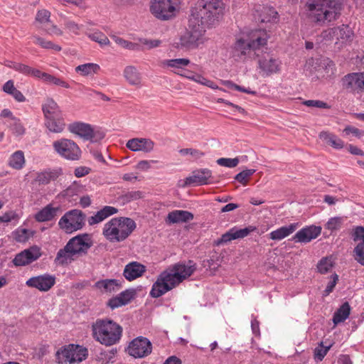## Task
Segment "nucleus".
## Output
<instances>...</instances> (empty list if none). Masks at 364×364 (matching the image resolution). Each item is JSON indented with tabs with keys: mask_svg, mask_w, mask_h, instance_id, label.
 Returning <instances> with one entry per match:
<instances>
[{
	"mask_svg": "<svg viewBox=\"0 0 364 364\" xmlns=\"http://www.w3.org/2000/svg\"><path fill=\"white\" fill-rule=\"evenodd\" d=\"M42 110L45 117V119L51 117H58L62 115L60 107L52 98H48L42 105Z\"/></svg>",
	"mask_w": 364,
	"mask_h": 364,
	"instance_id": "c756f323",
	"label": "nucleus"
},
{
	"mask_svg": "<svg viewBox=\"0 0 364 364\" xmlns=\"http://www.w3.org/2000/svg\"><path fill=\"white\" fill-rule=\"evenodd\" d=\"M224 11L223 0H198L191 11V16L209 26L222 18Z\"/></svg>",
	"mask_w": 364,
	"mask_h": 364,
	"instance_id": "39448f33",
	"label": "nucleus"
},
{
	"mask_svg": "<svg viewBox=\"0 0 364 364\" xmlns=\"http://www.w3.org/2000/svg\"><path fill=\"white\" fill-rule=\"evenodd\" d=\"M68 130L84 140L96 142L105 137V134L100 130H95L92 127L87 123L75 122L68 125Z\"/></svg>",
	"mask_w": 364,
	"mask_h": 364,
	"instance_id": "f8f14e48",
	"label": "nucleus"
},
{
	"mask_svg": "<svg viewBox=\"0 0 364 364\" xmlns=\"http://www.w3.org/2000/svg\"><path fill=\"white\" fill-rule=\"evenodd\" d=\"M177 8L176 0H153L150 11L158 19L166 21L176 16Z\"/></svg>",
	"mask_w": 364,
	"mask_h": 364,
	"instance_id": "9b49d317",
	"label": "nucleus"
},
{
	"mask_svg": "<svg viewBox=\"0 0 364 364\" xmlns=\"http://www.w3.org/2000/svg\"><path fill=\"white\" fill-rule=\"evenodd\" d=\"M328 282L326 287L323 292V296H327L329 295L334 289L338 281V275L336 273L332 274L330 277H328Z\"/></svg>",
	"mask_w": 364,
	"mask_h": 364,
	"instance_id": "09e8293b",
	"label": "nucleus"
},
{
	"mask_svg": "<svg viewBox=\"0 0 364 364\" xmlns=\"http://www.w3.org/2000/svg\"><path fill=\"white\" fill-rule=\"evenodd\" d=\"M352 237L354 241H360L359 243H363L364 245V228L362 226H357L353 230Z\"/></svg>",
	"mask_w": 364,
	"mask_h": 364,
	"instance_id": "680f3d73",
	"label": "nucleus"
},
{
	"mask_svg": "<svg viewBox=\"0 0 364 364\" xmlns=\"http://www.w3.org/2000/svg\"><path fill=\"white\" fill-rule=\"evenodd\" d=\"M94 287L102 294H111L121 289L122 282L116 279H100L95 283Z\"/></svg>",
	"mask_w": 364,
	"mask_h": 364,
	"instance_id": "5701e85b",
	"label": "nucleus"
},
{
	"mask_svg": "<svg viewBox=\"0 0 364 364\" xmlns=\"http://www.w3.org/2000/svg\"><path fill=\"white\" fill-rule=\"evenodd\" d=\"M343 222V218L341 217H334L328 220L326 224V228L331 232L338 230L341 228Z\"/></svg>",
	"mask_w": 364,
	"mask_h": 364,
	"instance_id": "3c124183",
	"label": "nucleus"
},
{
	"mask_svg": "<svg viewBox=\"0 0 364 364\" xmlns=\"http://www.w3.org/2000/svg\"><path fill=\"white\" fill-rule=\"evenodd\" d=\"M193 219V214L187 210H176L170 212L166 221L169 223H186Z\"/></svg>",
	"mask_w": 364,
	"mask_h": 364,
	"instance_id": "7c9ffc66",
	"label": "nucleus"
},
{
	"mask_svg": "<svg viewBox=\"0 0 364 364\" xmlns=\"http://www.w3.org/2000/svg\"><path fill=\"white\" fill-rule=\"evenodd\" d=\"M26 164L24 153L21 150L14 151L8 159V166L15 170H21Z\"/></svg>",
	"mask_w": 364,
	"mask_h": 364,
	"instance_id": "72a5a7b5",
	"label": "nucleus"
},
{
	"mask_svg": "<svg viewBox=\"0 0 364 364\" xmlns=\"http://www.w3.org/2000/svg\"><path fill=\"white\" fill-rule=\"evenodd\" d=\"M197 18L190 16L188 30L182 34L178 41L174 43L177 48L193 50L200 48L206 41L205 36V28Z\"/></svg>",
	"mask_w": 364,
	"mask_h": 364,
	"instance_id": "423d86ee",
	"label": "nucleus"
},
{
	"mask_svg": "<svg viewBox=\"0 0 364 364\" xmlns=\"http://www.w3.org/2000/svg\"><path fill=\"white\" fill-rule=\"evenodd\" d=\"M305 1V10L309 16H312L315 22L318 21V0H304Z\"/></svg>",
	"mask_w": 364,
	"mask_h": 364,
	"instance_id": "37998d69",
	"label": "nucleus"
},
{
	"mask_svg": "<svg viewBox=\"0 0 364 364\" xmlns=\"http://www.w3.org/2000/svg\"><path fill=\"white\" fill-rule=\"evenodd\" d=\"M111 38L117 45L125 49L136 51H140L143 50V48L139 44L128 41L117 36L114 35L112 36Z\"/></svg>",
	"mask_w": 364,
	"mask_h": 364,
	"instance_id": "a19ab883",
	"label": "nucleus"
},
{
	"mask_svg": "<svg viewBox=\"0 0 364 364\" xmlns=\"http://www.w3.org/2000/svg\"><path fill=\"white\" fill-rule=\"evenodd\" d=\"M190 63V60L188 58H176L166 60L164 61V65L175 68H183L187 66Z\"/></svg>",
	"mask_w": 364,
	"mask_h": 364,
	"instance_id": "49530a36",
	"label": "nucleus"
},
{
	"mask_svg": "<svg viewBox=\"0 0 364 364\" xmlns=\"http://www.w3.org/2000/svg\"><path fill=\"white\" fill-rule=\"evenodd\" d=\"M333 345V342L320 341V361L326 355L328 351Z\"/></svg>",
	"mask_w": 364,
	"mask_h": 364,
	"instance_id": "0e129e2a",
	"label": "nucleus"
},
{
	"mask_svg": "<svg viewBox=\"0 0 364 364\" xmlns=\"http://www.w3.org/2000/svg\"><path fill=\"white\" fill-rule=\"evenodd\" d=\"M255 12V18L261 23H274L278 18V14L273 7L259 6Z\"/></svg>",
	"mask_w": 364,
	"mask_h": 364,
	"instance_id": "a878e982",
	"label": "nucleus"
},
{
	"mask_svg": "<svg viewBox=\"0 0 364 364\" xmlns=\"http://www.w3.org/2000/svg\"><path fill=\"white\" fill-rule=\"evenodd\" d=\"M212 171L208 168H200L193 171L186 178L185 186H204L212 183Z\"/></svg>",
	"mask_w": 364,
	"mask_h": 364,
	"instance_id": "6ab92c4d",
	"label": "nucleus"
},
{
	"mask_svg": "<svg viewBox=\"0 0 364 364\" xmlns=\"http://www.w3.org/2000/svg\"><path fill=\"white\" fill-rule=\"evenodd\" d=\"M269 38L267 32L262 29L252 31L247 38H237L231 47L232 58L237 62H247L257 57V69L262 77L279 73L282 63L277 56L267 52L260 55L267 49Z\"/></svg>",
	"mask_w": 364,
	"mask_h": 364,
	"instance_id": "f257e3e1",
	"label": "nucleus"
},
{
	"mask_svg": "<svg viewBox=\"0 0 364 364\" xmlns=\"http://www.w3.org/2000/svg\"><path fill=\"white\" fill-rule=\"evenodd\" d=\"M53 146L55 151L62 158L70 161H77L81 156V150L78 145L73 140L60 139L53 141Z\"/></svg>",
	"mask_w": 364,
	"mask_h": 364,
	"instance_id": "1a4fd4ad",
	"label": "nucleus"
},
{
	"mask_svg": "<svg viewBox=\"0 0 364 364\" xmlns=\"http://www.w3.org/2000/svg\"><path fill=\"white\" fill-rule=\"evenodd\" d=\"M13 69L26 76L30 77L32 68L27 65L18 63V64H14L13 65Z\"/></svg>",
	"mask_w": 364,
	"mask_h": 364,
	"instance_id": "052dcab7",
	"label": "nucleus"
},
{
	"mask_svg": "<svg viewBox=\"0 0 364 364\" xmlns=\"http://www.w3.org/2000/svg\"><path fill=\"white\" fill-rule=\"evenodd\" d=\"M48 73L41 72L40 70L32 68L30 77H33L38 79L42 80L43 82H46Z\"/></svg>",
	"mask_w": 364,
	"mask_h": 364,
	"instance_id": "338daca9",
	"label": "nucleus"
},
{
	"mask_svg": "<svg viewBox=\"0 0 364 364\" xmlns=\"http://www.w3.org/2000/svg\"><path fill=\"white\" fill-rule=\"evenodd\" d=\"M34 43L40 46L43 48L46 49H53L55 51H60L61 50V47L57 44L53 43L50 41H46V39L39 37V36H33Z\"/></svg>",
	"mask_w": 364,
	"mask_h": 364,
	"instance_id": "a18cd8bd",
	"label": "nucleus"
},
{
	"mask_svg": "<svg viewBox=\"0 0 364 364\" xmlns=\"http://www.w3.org/2000/svg\"><path fill=\"white\" fill-rule=\"evenodd\" d=\"M88 355L86 348L77 344H68L61 346L55 352V360L59 364L80 363Z\"/></svg>",
	"mask_w": 364,
	"mask_h": 364,
	"instance_id": "0eeeda50",
	"label": "nucleus"
},
{
	"mask_svg": "<svg viewBox=\"0 0 364 364\" xmlns=\"http://www.w3.org/2000/svg\"><path fill=\"white\" fill-rule=\"evenodd\" d=\"M43 29L50 35L61 36L63 34L62 31L53 24L50 25L48 23Z\"/></svg>",
	"mask_w": 364,
	"mask_h": 364,
	"instance_id": "774afa93",
	"label": "nucleus"
},
{
	"mask_svg": "<svg viewBox=\"0 0 364 364\" xmlns=\"http://www.w3.org/2000/svg\"><path fill=\"white\" fill-rule=\"evenodd\" d=\"M46 83L53 84V85H58V86H60V87H62L64 88H70V85L65 80H63L60 78L56 77L50 74L48 75Z\"/></svg>",
	"mask_w": 364,
	"mask_h": 364,
	"instance_id": "6e6d98bb",
	"label": "nucleus"
},
{
	"mask_svg": "<svg viewBox=\"0 0 364 364\" xmlns=\"http://www.w3.org/2000/svg\"><path fill=\"white\" fill-rule=\"evenodd\" d=\"M68 247H70L73 252L76 255L86 254L92 246L93 242L90 235L87 233L80 234L72 237L67 242Z\"/></svg>",
	"mask_w": 364,
	"mask_h": 364,
	"instance_id": "f3484780",
	"label": "nucleus"
},
{
	"mask_svg": "<svg viewBox=\"0 0 364 364\" xmlns=\"http://www.w3.org/2000/svg\"><path fill=\"white\" fill-rule=\"evenodd\" d=\"M196 270V264L192 261L180 262L169 266L160 273L152 284L149 295L159 298L172 290Z\"/></svg>",
	"mask_w": 364,
	"mask_h": 364,
	"instance_id": "f03ea898",
	"label": "nucleus"
},
{
	"mask_svg": "<svg viewBox=\"0 0 364 364\" xmlns=\"http://www.w3.org/2000/svg\"><path fill=\"white\" fill-rule=\"evenodd\" d=\"M255 172V169H246L238 173L235 179L240 183L245 184L249 177H250Z\"/></svg>",
	"mask_w": 364,
	"mask_h": 364,
	"instance_id": "5fc2aeb1",
	"label": "nucleus"
},
{
	"mask_svg": "<svg viewBox=\"0 0 364 364\" xmlns=\"http://www.w3.org/2000/svg\"><path fill=\"white\" fill-rule=\"evenodd\" d=\"M320 139H323L328 144L336 149H341L344 146V142L340 138L327 132H320Z\"/></svg>",
	"mask_w": 364,
	"mask_h": 364,
	"instance_id": "58836bf2",
	"label": "nucleus"
},
{
	"mask_svg": "<svg viewBox=\"0 0 364 364\" xmlns=\"http://www.w3.org/2000/svg\"><path fill=\"white\" fill-rule=\"evenodd\" d=\"M76 255L73 252L70 247H68V245L58 250L57 255L55 258V264L58 265H67L74 260V257Z\"/></svg>",
	"mask_w": 364,
	"mask_h": 364,
	"instance_id": "2f4dec72",
	"label": "nucleus"
},
{
	"mask_svg": "<svg viewBox=\"0 0 364 364\" xmlns=\"http://www.w3.org/2000/svg\"><path fill=\"white\" fill-rule=\"evenodd\" d=\"M146 267L138 262H131L125 265L123 276L131 282L140 277L146 272Z\"/></svg>",
	"mask_w": 364,
	"mask_h": 364,
	"instance_id": "b1692460",
	"label": "nucleus"
},
{
	"mask_svg": "<svg viewBox=\"0 0 364 364\" xmlns=\"http://www.w3.org/2000/svg\"><path fill=\"white\" fill-rule=\"evenodd\" d=\"M41 255V249L37 246H33L17 254L12 262L16 267L26 266L39 259Z\"/></svg>",
	"mask_w": 364,
	"mask_h": 364,
	"instance_id": "a211bd4d",
	"label": "nucleus"
},
{
	"mask_svg": "<svg viewBox=\"0 0 364 364\" xmlns=\"http://www.w3.org/2000/svg\"><path fill=\"white\" fill-rule=\"evenodd\" d=\"M127 351L134 358H143L151 353L152 344L147 338L138 336L129 343Z\"/></svg>",
	"mask_w": 364,
	"mask_h": 364,
	"instance_id": "ddd939ff",
	"label": "nucleus"
},
{
	"mask_svg": "<svg viewBox=\"0 0 364 364\" xmlns=\"http://www.w3.org/2000/svg\"><path fill=\"white\" fill-rule=\"evenodd\" d=\"M45 125L50 132L53 133H61L65 127L62 115L45 119Z\"/></svg>",
	"mask_w": 364,
	"mask_h": 364,
	"instance_id": "f704fd0d",
	"label": "nucleus"
},
{
	"mask_svg": "<svg viewBox=\"0 0 364 364\" xmlns=\"http://www.w3.org/2000/svg\"><path fill=\"white\" fill-rule=\"evenodd\" d=\"M342 86L353 95L364 93V70L350 73L341 80Z\"/></svg>",
	"mask_w": 364,
	"mask_h": 364,
	"instance_id": "4468645a",
	"label": "nucleus"
},
{
	"mask_svg": "<svg viewBox=\"0 0 364 364\" xmlns=\"http://www.w3.org/2000/svg\"><path fill=\"white\" fill-rule=\"evenodd\" d=\"M318 236V227L306 226L299 230L291 238L295 243H308Z\"/></svg>",
	"mask_w": 364,
	"mask_h": 364,
	"instance_id": "412c9836",
	"label": "nucleus"
},
{
	"mask_svg": "<svg viewBox=\"0 0 364 364\" xmlns=\"http://www.w3.org/2000/svg\"><path fill=\"white\" fill-rule=\"evenodd\" d=\"M85 223V215L78 209L66 212L59 220L58 226L66 233L81 230Z\"/></svg>",
	"mask_w": 364,
	"mask_h": 364,
	"instance_id": "6e6552de",
	"label": "nucleus"
},
{
	"mask_svg": "<svg viewBox=\"0 0 364 364\" xmlns=\"http://www.w3.org/2000/svg\"><path fill=\"white\" fill-rule=\"evenodd\" d=\"M62 174L60 168H48L36 173L35 181L38 185H47L56 180Z\"/></svg>",
	"mask_w": 364,
	"mask_h": 364,
	"instance_id": "c85d7f7f",
	"label": "nucleus"
},
{
	"mask_svg": "<svg viewBox=\"0 0 364 364\" xmlns=\"http://www.w3.org/2000/svg\"><path fill=\"white\" fill-rule=\"evenodd\" d=\"M335 264V258L329 256L320 260V274L328 272L331 270Z\"/></svg>",
	"mask_w": 364,
	"mask_h": 364,
	"instance_id": "de8ad7c7",
	"label": "nucleus"
},
{
	"mask_svg": "<svg viewBox=\"0 0 364 364\" xmlns=\"http://www.w3.org/2000/svg\"><path fill=\"white\" fill-rule=\"evenodd\" d=\"M350 312V307L348 302H345L334 313L333 321L335 324L343 322L346 320Z\"/></svg>",
	"mask_w": 364,
	"mask_h": 364,
	"instance_id": "ea45409f",
	"label": "nucleus"
},
{
	"mask_svg": "<svg viewBox=\"0 0 364 364\" xmlns=\"http://www.w3.org/2000/svg\"><path fill=\"white\" fill-rule=\"evenodd\" d=\"M50 13L46 9L38 11L36 19L41 24H48L50 21Z\"/></svg>",
	"mask_w": 364,
	"mask_h": 364,
	"instance_id": "13d9d810",
	"label": "nucleus"
},
{
	"mask_svg": "<svg viewBox=\"0 0 364 364\" xmlns=\"http://www.w3.org/2000/svg\"><path fill=\"white\" fill-rule=\"evenodd\" d=\"M117 212L118 209L117 208L109 205H105L102 208L97 211L93 215L88 218V224L90 225H94L100 223L107 218L117 213Z\"/></svg>",
	"mask_w": 364,
	"mask_h": 364,
	"instance_id": "bb28decb",
	"label": "nucleus"
},
{
	"mask_svg": "<svg viewBox=\"0 0 364 364\" xmlns=\"http://www.w3.org/2000/svg\"><path fill=\"white\" fill-rule=\"evenodd\" d=\"M139 41L141 44L146 46L149 49L159 47L161 43V41L159 40H149L143 38H139Z\"/></svg>",
	"mask_w": 364,
	"mask_h": 364,
	"instance_id": "e2e57ef3",
	"label": "nucleus"
},
{
	"mask_svg": "<svg viewBox=\"0 0 364 364\" xmlns=\"http://www.w3.org/2000/svg\"><path fill=\"white\" fill-rule=\"evenodd\" d=\"M122 327L110 319H97L92 325L93 338L105 346L118 343L122 336Z\"/></svg>",
	"mask_w": 364,
	"mask_h": 364,
	"instance_id": "20e7f679",
	"label": "nucleus"
},
{
	"mask_svg": "<svg viewBox=\"0 0 364 364\" xmlns=\"http://www.w3.org/2000/svg\"><path fill=\"white\" fill-rule=\"evenodd\" d=\"M300 226L299 223H293L287 225L282 226L269 234V238L279 241L294 232Z\"/></svg>",
	"mask_w": 364,
	"mask_h": 364,
	"instance_id": "cd10ccee",
	"label": "nucleus"
},
{
	"mask_svg": "<svg viewBox=\"0 0 364 364\" xmlns=\"http://www.w3.org/2000/svg\"><path fill=\"white\" fill-rule=\"evenodd\" d=\"M154 142L147 138H133L127 141V147L132 151L149 153L153 151Z\"/></svg>",
	"mask_w": 364,
	"mask_h": 364,
	"instance_id": "4be33fe9",
	"label": "nucleus"
},
{
	"mask_svg": "<svg viewBox=\"0 0 364 364\" xmlns=\"http://www.w3.org/2000/svg\"><path fill=\"white\" fill-rule=\"evenodd\" d=\"M256 230L257 228L253 225H249L245 228H239L237 226H235L222 235L220 239L218 242V244L228 243L234 240L244 238Z\"/></svg>",
	"mask_w": 364,
	"mask_h": 364,
	"instance_id": "aec40b11",
	"label": "nucleus"
},
{
	"mask_svg": "<svg viewBox=\"0 0 364 364\" xmlns=\"http://www.w3.org/2000/svg\"><path fill=\"white\" fill-rule=\"evenodd\" d=\"M135 221L127 217H115L107 221L103 226L102 235L111 243L126 240L136 229Z\"/></svg>",
	"mask_w": 364,
	"mask_h": 364,
	"instance_id": "7ed1b4c3",
	"label": "nucleus"
},
{
	"mask_svg": "<svg viewBox=\"0 0 364 364\" xmlns=\"http://www.w3.org/2000/svg\"><path fill=\"white\" fill-rule=\"evenodd\" d=\"M55 282L56 277L55 275L46 273L31 277L26 282V285L40 291L46 292L55 284Z\"/></svg>",
	"mask_w": 364,
	"mask_h": 364,
	"instance_id": "dca6fc26",
	"label": "nucleus"
},
{
	"mask_svg": "<svg viewBox=\"0 0 364 364\" xmlns=\"http://www.w3.org/2000/svg\"><path fill=\"white\" fill-rule=\"evenodd\" d=\"M343 133L346 135L352 134L353 135H354L358 138H360L364 134V131H361L359 129L352 127V126H347L343 129Z\"/></svg>",
	"mask_w": 364,
	"mask_h": 364,
	"instance_id": "69168bd1",
	"label": "nucleus"
},
{
	"mask_svg": "<svg viewBox=\"0 0 364 364\" xmlns=\"http://www.w3.org/2000/svg\"><path fill=\"white\" fill-rule=\"evenodd\" d=\"M100 70V65L93 63H87L79 65L75 68V70L77 73L84 77L93 76L94 75L97 74Z\"/></svg>",
	"mask_w": 364,
	"mask_h": 364,
	"instance_id": "c9c22d12",
	"label": "nucleus"
},
{
	"mask_svg": "<svg viewBox=\"0 0 364 364\" xmlns=\"http://www.w3.org/2000/svg\"><path fill=\"white\" fill-rule=\"evenodd\" d=\"M33 232L29 229L18 228L12 232L14 239L18 242H25L33 236Z\"/></svg>",
	"mask_w": 364,
	"mask_h": 364,
	"instance_id": "79ce46f5",
	"label": "nucleus"
},
{
	"mask_svg": "<svg viewBox=\"0 0 364 364\" xmlns=\"http://www.w3.org/2000/svg\"><path fill=\"white\" fill-rule=\"evenodd\" d=\"M354 258L361 265L364 266V245L358 243L354 248Z\"/></svg>",
	"mask_w": 364,
	"mask_h": 364,
	"instance_id": "864d4df0",
	"label": "nucleus"
},
{
	"mask_svg": "<svg viewBox=\"0 0 364 364\" xmlns=\"http://www.w3.org/2000/svg\"><path fill=\"white\" fill-rule=\"evenodd\" d=\"M134 293L132 290L127 289L115 296L110 298L107 301V306L114 309L128 304L134 298Z\"/></svg>",
	"mask_w": 364,
	"mask_h": 364,
	"instance_id": "393cba45",
	"label": "nucleus"
},
{
	"mask_svg": "<svg viewBox=\"0 0 364 364\" xmlns=\"http://www.w3.org/2000/svg\"><path fill=\"white\" fill-rule=\"evenodd\" d=\"M343 0H320V24L336 21L341 15Z\"/></svg>",
	"mask_w": 364,
	"mask_h": 364,
	"instance_id": "9d476101",
	"label": "nucleus"
},
{
	"mask_svg": "<svg viewBox=\"0 0 364 364\" xmlns=\"http://www.w3.org/2000/svg\"><path fill=\"white\" fill-rule=\"evenodd\" d=\"M58 208L48 204L35 214V219L38 222H47L53 220L57 214Z\"/></svg>",
	"mask_w": 364,
	"mask_h": 364,
	"instance_id": "473e14b6",
	"label": "nucleus"
},
{
	"mask_svg": "<svg viewBox=\"0 0 364 364\" xmlns=\"http://www.w3.org/2000/svg\"><path fill=\"white\" fill-rule=\"evenodd\" d=\"M217 164L221 166L227 168H235L236 167L240 160L237 157L236 158H220L216 161Z\"/></svg>",
	"mask_w": 364,
	"mask_h": 364,
	"instance_id": "603ef678",
	"label": "nucleus"
},
{
	"mask_svg": "<svg viewBox=\"0 0 364 364\" xmlns=\"http://www.w3.org/2000/svg\"><path fill=\"white\" fill-rule=\"evenodd\" d=\"M88 37L92 41L97 42L102 46L108 45L109 43L108 38L101 31H95L89 33Z\"/></svg>",
	"mask_w": 364,
	"mask_h": 364,
	"instance_id": "8fccbe9b",
	"label": "nucleus"
},
{
	"mask_svg": "<svg viewBox=\"0 0 364 364\" xmlns=\"http://www.w3.org/2000/svg\"><path fill=\"white\" fill-rule=\"evenodd\" d=\"M65 26L68 30L69 32L75 34V35H79L80 29L82 28V25H79L77 23L73 21H65Z\"/></svg>",
	"mask_w": 364,
	"mask_h": 364,
	"instance_id": "bf43d9fd",
	"label": "nucleus"
},
{
	"mask_svg": "<svg viewBox=\"0 0 364 364\" xmlns=\"http://www.w3.org/2000/svg\"><path fill=\"white\" fill-rule=\"evenodd\" d=\"M179 153L182 156L191 155L195 159H198L204 155V153L198 149L188 148L180 149Z\"/></svg>",
	"mask_w": 364,
	"mask_h": 364,
	"instance_id": "4d7b16f0",
	"label": "nucleus"
},
{
	"mask_svg": "<svg viewBox=\"0 0 364 364\" xmlns=\"http://www.w3.org/2000/svg\"><path fill=\"white\" fill-rule=\"evenodd\" d=\"M21 218V214L14 211V210H9L7 212H5L2 215H0V223H11L14 222V225H16L19 220Z\"/></svg>",
	"mask_w": 364,
	"mask_h": 364,
	"instance_id": "c03bdc74",
	"label": "nucleus"
},
{
	"mask_svg": "<svg viewBox=\"0 0 364 364\" xmlns=\"http://www.w3.org/2000/svg\"><path fill=\"white\" fill-rule=\"evenodd\" d=\"M336 67L333 62L329 58L320 59V74L323 77H330L335 74Z\"/></svg>",
	"mask_w": 364,
	"mask_h": 364,
	"instance_id": "4c0bfd02",
	"label": "nucleus"
},
{
	"mask_svg": "<svg viewBox=\"0 0 364 364\" xmlns=\"http://www.w3.org/2000/svg\"><path fill=\"white\" fill-rule=\"evenodd\" d=\"M321 36L325 40H331L336 38V40L341 41L342 43H350L353 40V32L348 26L343 24L338 27L323 31Z\"/></svg>",
	"mask_w": 364,
	"mask_h": 364,
	"instance_id": "2eb2a0df",
	"label": "nucleus"
},
{
	"mask_svg": "<svg viewBox=\"0 0 364 364\" xmlns=\"http://www.w3.org/2000/svg\"><path fill=\"white\" fill-rule=\"evenodd\" d=\"M124 77L130 85H139L141 84V76L134 66H127L124 70Z\"/></svg>",
	"mask_w": 364,
	"mask_h": 364,
	"instance_id": "e433bc0d",
	"label": "nucleus"
}]
</instances>
